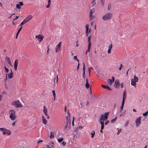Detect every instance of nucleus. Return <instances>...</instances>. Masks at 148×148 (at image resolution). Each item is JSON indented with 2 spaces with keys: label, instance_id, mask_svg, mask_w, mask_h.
<instances>
[{
  "label": "nucleus",
  "instance_id": "obj_1",
  "mask_svg": "<svg viewBox=\"0 0 148 148\" xmlns=\"http://www.w3.org/2000/svg\"><path fill=\"white\" fill-rule=\"evenodd\" d=\"M109 112H106L103 114H102L100 117L99 120V122L101 124V130H102L104 127V121L108 119V116Z\"/></svg>",
  "mask_w": 148,
  "mask_h": 148
},
{
  "label": "nucleus",
  "instance_id": "obj_2",
  "mask_svg": "<svg viewBox=\"0 0 148 148\" xmlns=\"http://www.w3.org/2000/svg\"><path fill=\"white\" fill-rule=\"evenodd\" d=\"M70 114L69 112L68 111L67 113V116H66V123L64 128V131H66V129L69 130L70 129V121H69L70 119Z\"/></svg>",
  "mask_w": 148,
  "mask_h": 148
},
{
  "label": "nucleus",
  "instance_id": "obj_3",
  "mask_svg": "<svg viewBox=\"0 0 148 148\" xmlns=\"http://www.w3.org/2000/svg\"><path fill=\"white\" fill-rule=\"evenodd\" d=\"M9 118L11 120L14 121L15 120L16 116L15 112L14 110H9Z\"/></svg>",
  "mask_w": 148,
  "mask_h": 148
},
{
  "label": "nucleus",
  "instance_id": "obj_4",
  "mask_svg": "<svg viewBox=\"0 0 148 148\" xmlns=\"http://www.w3.org/2000/svg\"><path fill=\"white\" fill-rule=\"evenodd\" d=\"M11 104L16 108L23 107L22 105L18 100L13 101L12 102Z\"/></svg>",
  "mask_w": 148,
  "mask_h": 148
},
{
  "label": "nucleus",
  "instance_id": "obj_5",
  "mask_svg": "<svg viewBox=\"0 0 148 148\" xmlns=\"http://www.w3.org/2000/svg\"><path fill=\"white\" fill-rule=\"evenodd\" d=\"M0 131L2 132L3 135L7 134L8 135H10L11 133L10 131L5 128H0Z\"/></svg>",
  "mask_w": 148,
  "mask_h": 148
},
{
  "label": "nucleus",
  "instance_id": "obj_6",
  "mask_svg": "<svg viewBox=\"0 0 148 148\" xmlns=\"http://www.w3.org/2000/svg\"><path fill=\"white\" fill-rule=\"evenodd\" d=\"M112 17V14L110 13H107L102 17V19L105 21L110 19Z\"/></svg>",
  "mask_w": 148,
  "mask_h": 148
},
{
  "label": "nucleus",
  "instance_id": "obj_7",
  "mask_svg": "<svg viewBox=\"0 0 148 148\" xmlns=\"http://www.w3.org/2000/svg\"><path fill=\"white\" fill-rule=\"evenodd\" d=\"M141 119L140 117L136 118L135 121V123H136V127H138L141 124Z\"/></svg>",
  "mask_w": 148,
  "mask_h": 148
},
{
  "label": "nucleus",
  "instance_id": "obj_8",
  "mask_svg": "<svg viewBox=\"0 0 148 148\" xmlns=\"http://www.w3.org/2000/svg\"><path fill=\"white\" fill-rule=\"evenodd\" d=\"M44 36L43 35L38 34L35 36V38L37 39L40 42H41Z\"/></svg>",
  "mask_w": 148,
  "mask_h": 148
},
{
  "label": "nucleus",
  "instance_id": "obj_9",
  "mask_svg": "<svg viewBox=\"0 0 148 148\" xmlns=\"http://www.w3.org/2000/svg\"><path fill=\"white\" fill-rule=\"evenodd\" d=\"M126 98V91H124L123 94V100L122 101L121 106H123L125 103V101Z\"/></svg>",
  "mask_w": 148,
  "mask_h": 148
},
{
  "label": "nucleus",
  "instance_id": "obj_10",
  "mask_svg": "<svg viewBox=\"0 0 148 148\" xmlns=\"http://www.w3.org/2000/svg\"><path fill=\"white\" fill-rule=\"evenodd\" d=\"M8 75V78L10 79L12 78L13 77V73L11 70L10 72L8 74H7L6 76V79H7V76Z\"/></svg>",
  "mask_w": 148,
  "mask_h": 148
},
{
  "label": "nucleus",
  "instance_id": "obj_11",
  "mask_svg": "<svg viewBox=\"0 0 148 148\" xmlns=\"http://www.w3.org/2000/svg\"><path fill=\"white\" fill-rule=\"evenodd\" d=\"M61 42H60L56 46L55 48V51L56 53H58L60 50V46L61 45Z\"/></svg>",
  "mask_w": 148,
  "mask_h": 148
},
{
  "label": "nucleus",
  "instance_id": "obj_12",
  "mask_svg": "<svg viewBox=\"0 0 148 148\" xmlns=\"http://www.w3.org/2000/svg\"><path fill=\"white\" fill-rule=\"evenodd\" d=\"M119 82L118 79L116 80L114 84V86L115 88H119Z\"/></svg>",
  "mask_w": 148,
  "mask_h": 148
},
{
  "label": "nucleus",
  "instance_id": "obj_13",
  "mask_svg": "<svg viewBox=\"0 0 148 148\" xmlns=\"http://www.w3.org/2000/svg\"><path fill=\"white\" fill-rule=\"evenodd\" d=\"M85 27L86 29V36H88V33H90V29L88 30V25L87 24L85 26Z\"/></svg>",
  "mask_w": 148,
  "mask_h": 148
},
{
  "label": "nucleus",
  "instance_id": "obj_14",
  "mask_svg": "<svg viewBox=\"0 0 148 148\" xmlns=\"http://www.w3.org/2000/svg\"><path fill=\"white\" fill-rule=\"evenodd\" d=\"M86 82L85 84V86L87 88H88L90 87V93H91V86H90V84L88 83V79H86Z\"/></svg>",
  "mask_w": 148,
  "mask_h": 148
},
{
  "label": "nucleus",
  "instance_id": "obj_15",
  "mask_svg": "<svg viewBox=\"0 0 148 148\" xmlns=\"http://www.w3.org/2000/svg\"><path fill=\"white\" fill-rule=\"evenodd\" d=\"M23 5V4L22 2H19L18 4H17L16 5V8L18 9H20L21 8V6H22Z\"/></svg>",
  "mask_w": 148,
  "mask_h": 148
},
{
  "label": "nucleus",
  "instance_id": "obj_16",
  "mask_svg": "<svg viewBox=\"0 0 148 148\" xmlns=\"http://www.w3.org/2000/svg\"><path fill=\"white\" fill-rule=\"evenodd\" d=\"M33 16L32 15H29L27 17V18L25 19V23H26L28 21H29L30 20L32 17Z\"/></svg>",
  "mask_w": 148,
  "mask_h": 148
},
{
  "label": "nucleus",
  "instance_id": "obj_17",
  "mask_svg": "<svg viewBox=\"0 0 148 148\" xmlns=\"http://www.w3.org/2000/svg\"><path fill=\"white\" fill-rule=\"evenodd\" d=\"M53 144V143L52 142L48 143L47 145V148H53L52 145Z\"/></svg>",
  "mask_w": 148,
  "mask_h": 148
},
{
  "label": "nucleus",
  "instance_id": "obj_18",
  "mask_svg": "<svg viewBox=\"0 0 148 148\" xmlns=\"http://www.w3.org/2000/svg\"><path fill=\"white\" fill-rule=\"evenodd\" d=\"M101 87L104 88H106L108 90H111V89L108 86H106L103 85H101Z\"/></svg>",
  "mask_w": 148,
  "mask_h": 148
},
{
  "label": "nucleus",
  "instance_id": "obj_19",
  "mask_svg": "<svg viewBox=\"0 0 148 148\" xmlns=\"http://www.w3.org/2000/svg\"><path fill=\"white\" fill-rule=\"evenodd\" d=\"M95 16L93 15L92 14H89V21H90L91 20L95 18Z\"/></svg>",
  "mask_w": 148,
  "mask_h": 148
},
{
  "label": "nucleus",
  "instance_id": "obj_20",
  "mask_svg": "<svg viewBox=\"0 0 148 148\" xmlns=\"http://www.w3.org/2000/svg\"><path fill=\"white\" fill-rule=\"evenodd\" d=\"M42 116V123L44 124L45 125L47 123V121L43 116Z\"/></svg>",
  "mask_w": 148,
  "mask_h": 148
},
{
  "label": "nucleus",
  "instance_id": "obj_21",
  "mask_svg": "<svg viewBox=\"0 0 148 148\" xmlns=\"http://www.w3.org/2000/svg\"><path fill=\"white\" fill-rule=\"evenodd\" d=\"M54 134L53 132H50V135L49 136V137L50 138H53L54 137Z\"/></svg>",
  "mask_w": 148,
  "mask_h": 148
},
{
  "label": "nucleus",
  "instance_id": "obj_22",
  "mask_svg": "<svg viewBox=\"0 0 148 148\" xmlns=\"http://www.w3.org/2000/svg\"><path fill=\"white\" fill-rule=\"evenodd\" d=\"M136 82L133 80L132 79L131 80V84L132 85L135 86L136 85Z\"/></svg>",
  "mask_w": 148,
  "mask_h": 148
},
{
  "label": "nucleus",
  "instance_id": "obj_23",
  "mask_svg": "<svg viewBox=\"0 0 148 148\" xmlns=\"http://www.w3.org/2000/svg\"><path fill=\"white\" fill-rule=\"evenodd\" d=\"M132 79L133 81L136 82H137L138 80V78L136 76V75H134V78Z\"/></svg>",
  "mask_w": 148,
  "mask_h": 148
},
{
  "label": "nucleus",
  "instance_id": "obj_24",
  "mask_svg": "<svg viewBox=\"0 0 148 148\" xmlns=\"http://www.w3.org/2000/svg\"><path fill=\"white\" fill-rule=\"evenodd\" d=\"M107 83H108L109 85H111L113 82H112V81H111V79H109L107 80Z\"/></svg>",
  "mask_w": 148,
  "mask_h": 148
},
{
  "label": "nucleus",
  "instance_id": "obj_25",
  "mask_svg": "<svg viewBox=\"0 0 148 148\" xmlns=\"http://www.w3.org/2000/svg\"><path fill=\"white\" fill-rule=\"evenodd\" d=\"M6 59L7 60V62H8L9 64L11 66H12L11 62L10 61V60L9 59V58L8 57H6Z\"/></svg>",
  "mask_w": 148,
  "mask_h": 148
},
{
  "label": "nucleus",
  "instance_id": "obj_26",
  "mask_svg": "<svg viewBox=\"0 0 148 148\" xmlns=\"http://www.w3.org/2000/svg\"><path fill=\"white\" fill-rule=\"evenodd\" d=\"M95 132L94 131H92L91 133V137L92 138H93L94 137Z\"/></svg>",
  "mask_w": 148,
  "mask_h": 148
},
{
  "label": "nucleus",
  "instance_id": "obj_27",
  "mask_svg": "<svg viewBox=\"0 0 148 148\" xmlns=\"http://www.w3.org/2000/svg\"><path fill=\"white\" fill-rule=\"evenodd\" d=\"M63 140V138H58V140L59 143H60Z\"/></svg>",
  "mask_w": 148,
  "mask_h": 148
},
{
  "label": "nucleus",
  "instance_id": "obj_28",
  "mask_svg": "<svg viewBox=\"0 0 148 148\" xmlns=\"http://www.w3.org/2000/svg\"><path fill=\"white\" fill-rule=\"evenodd\" d=\"M95 11V9H92L90 10L89 14H93Z\"/></svg>",
  "mask_w": 148,
  "mask_h": 148
},
{
  "label": "nucleus",
  "instance_id": "obj_29",
  "mask_svg": "<svg viewBox=\"0 0 148 148\" xmlns=\"http://www.w3.org/2000/svg\"><path fill=\"white\" fill-rule=\"evenodd\" d=\"M17 60L16 59L14 61V66H18Z\"/></svg>",
  "mask_w": 148,
  "mask_h": 148
},
{
  "label": "nucleus",
  "instance_id": "obj_30",
  "mask_svg": "<svg viewBox=\"0 0 148 148\" xmlns=\"http://www.w3.org/2000/svg\"><path fill=\"white\" fill-rule=\"evenodd\" d=\"M96 0H92L91 1V3L93 4L92 6H94L96 4V3L95 1Z\"/></svg>",
  "mask_w": 148,
  "mask_h": 148
},
{
  "label": "nucleus",
  "instance_id": "obj_31",
  "mask_svg": "<svg viewBox=\"0 0 148 148\" xmlns=\"http://www.w3.org/2000/svg\"><path fill=\"white\" fill-rule=\"evenodd\" d=\"M105 2V0H101V3L102 6H103Z\"/></svg>",
  "mask_w": 148,
  "mask_h": 148
},
{
  "label": "nucleus",
  "instance_id": "obj_32",
  "mask_svg": "<svg viewBox=\"0 0 148 148\" xmlns=\"http://www.w3.org/2000/svg\"><path fill=\"white\" fill-rule=\"evenodd\" d=\"M112 47V44H111L110 45H109L108 46V49H111Z\"/></svg>",
  "mask_w": 148,
  "mask_h": 148
},
{
  "label": "nucleus",
  "instance_id": "obj_33",
  "mask_svg": "<svg viewBox=\"0 0 148 148\" xmlns=\"http://www.w3.org/2000/svg\"><path fill=\"white\" fill-rule=\"evenodd\" d=\"M4 68H5V72L7 73H8V72L9 71V70L6 67V66H4Z\"/></svg>",
  "mask_w": 148,
  "mask_h": 148
},
{
  "label": "nucleus",
  "instance_id": "obj_34",
  "mask_svg": "<svg viewBox=\"0 0 148 148\" xmlns=\"http://www.w3.org/2000/svg\"><path fill=\"white\" fill-rule=\"evenodd\" d=\"M111 5L110 3L108 4V10H110L111 9Z\"/></svg>",
  "mask_w": 148,
  "mask_h": 148
},
{
  "label": "nucleus",
  "instance_id": "obj_35",
  "mask_svg": "<svg viewBox=\"0 0 148 148\" xmlns=\"http://www.w3.org/2000/svg\"><path fill=\"white\" fill-rule=\"evenodd\" d=\"M26 19H24L21 23L20 24V25L21 27L22 26V25L23 24H24L26 23H25V21Z\"/></svg>",
  "mask_w": 148,
  "mask_h": 148
},
{
  "label": "nucleus",
  "instance_id": "obj_36",
  "mask_svg": "<svg viewBox=\"0 0 148 148\" xmlns=\"http://www.w3.org/2000/svg\"><path fill=\"white\" fill-rule=\"evenodd\" d=\"M43 111L44 113H46V112H47V110L46 109H45V107L44 106Z\"/></svg>",
  "mask_w": 148,
  "mask_h": 148
},
{
  "label": "nucleus",
  "instance_id": "obj_37",
  "mask_svg": "<svg viewBox=\"0 0 148 148\" xmlns=\"http://www.w3.org/2000/svg\"><path fill=\"white\" fill-rule=\"evenodd\" d=\"M22 26H21L20 27V28L18 30L17 33L19 34V32H20L21 31V30L22 29Z\"/></svg>",
  "mask_w": 148,
  "mask_h": 148
},
{
  "label": "nucleus",
  "instance_id": "obj_38",
  "mask_svg": "<svg viewBox=\"0 0 148 148\" xmlns=\"http://www.w3.org/2000/svg\"><path fill=\"white\" fill-rule=\"evenodd\" d=\"M129 123V121L128 120H127V122L125 124V127H126L127 126Z\"/></svg>",
  "mask_w": 148,
  "mask_h": 148
},
{
  "label": "nucleus",
  "instance_id": "obj_39",
  "mask_svg": "<svg viewBox=\"0 0 148 148\" xmlns=\"http://www.w3.org/2000/svg\"><path fill=\"white\" fill-rule=\"evenodd\" d=\"M123 106H121L120 108V112H121L123 110Z\"/></svg>",
  "mask_w": 148,
  "mask_h": 148
},
{
  "label": "nucleus",
  "instance_id": "obj_40",
  "mask_svg": "<svg viewBox=\"0 0 148 148\" xmlns=\"http://www.w3.org/2000/svg\"><path fill=\"white\" fill-rule=\"evenodd\" d=\"M116 118L117 117H116L114 119H112V120H111V122L112 123H114L115 120H116Z\"/></svg>",
  "mask_w": 148,
  "mask_h": 148
},
{
  "label": "nucleus",
  "instance_id": "obj_41",
  "mask_svg": "<svg viewBox=\"0 0 148 148\" xmlns=\"http://www.w3.org/2000/svg\"><path fill=\"white\" fill-rule=\"evenodd\" d=\"M148 112V111H147L143 113V116H146L147 115V114Z\"/></svg>",
  "mask_w": 148,
  "mask_h": 148
},
{
  "label": "nucleus",
  "instance_id": "obj_42",
  "mask_svg": "<svg viewBox=\"0 0 148 148\" xmlns=\"http://www.w3.org/2000/svg\"><path fill=\"white\" fill-rule=\"evenodd\" d=\"M88 42V48H90V47L91 46V42Z\"/></svg>",
  "mask_w": 148,
  "mask_h": 148
},
{
  "label": "nucleus",
  "instance_id": "obj_43",
  "mask_svg": "<svg viewBox=\"0 0 148 148\" xmlns=\"http://www.w3.org/2000/svg\"><path fill=\"white\" fill-rule=\"evenodd\" d=\"M74 117H73V120L72 122V125L73 126L74 125Z\"/></svg>",
  "mask_w": 148,
  "mask_h": 148
},
{
  "label": "nucleus",
  "instance_id": "obj_44",
  "mask_svg": "<svg viewBox=\"0 0 148 148\" xmlns=\"http://www.w3.org/2000/svg\"><path fill=\"white\" fill-rule=\"evenodd\" d=\"M52 92L53 96H56V93L55 92V91L54 90H53L52 91Z\"/></svg>",
  "mask_w": 148,
  "mask_h": 148
},
{
  "label": "nucleus",
  "instance_id": "obj_45",
  "mask_svg": "<svg viewBox=\"0 0 148 148\" xmlns=\"http://www.w3.org/2000/svg\"><path fill=\"white\" fill-rule=\"evenodd\" d=\"M62 145L63 146H64L66 144V143L64 141H63L62 142Z\"/></svg>",
  "mask_w": 148,
  "mask_h": 148
},
{
  "label": "nucleus",
  "instance_id": "obj_46",
  "mask_svg": "<svg viewBox=\"0 0 148 148\" xmlns=\"http://www.w3.org/2000/svg\"><path fill=\"white\" fill-rule=\"evenodd\" d=\"M82 75L84 79L85 77V72H84V71L83 72Z\"/></svg>",
  "mask_w": 148,
  "mask_h": 148
},
{
  "label": "nucleus",
  "instance_id": "obj_47",
  "mask_svg": "<svg viewBox=\"0 0 148 148\" xmlns=\"http://www.w3.org/2000/svg\"><path fill=\"white\" fill-rule=\"evenodd\" d=\"M120 86L121 88H123V83H121L120 85Z\"/></svg>",
  "mask_w": 148,
  "mask_h": 148
},
{
  "label": "nucleus",
  "instance_id": "obj_48",
  "mask_svg": "<svg viewBox=\"0 0 148 148\" xmlns=\"http://www.w3.org/2000/svg\"><path fill=\"white\" fill-rule=\"evenodd\" d=\"M114 78L113 77H112V80L111 81H112V82H114Z\"/></svg>",
  "mask_w": 148,
  "mask_h": 148
},
{
  "label": "nucleus",
  "instance_id": "obj_49",
  "mask_svg": "<svg viewBox=\"0 0 148 148\" xmlns=\"http://www.w3.org/2000/svg\"><path fill=\"white\" fill-rule=\"evenodd\" d=\"M90 38H91V37H90V36H89L88 38V42H91L90 41Z\"/></svg>",
  "mask_w": 148,
  "mask_h": 148
},
{
  "label": "nucleus",
  "instance_id": "obj_50",
  "mask_svg": "<svg viewBox=\"0 0 148 148\" xmlns=\"http://www.w3.org/2000/svg\"><path fill=\"white\" fill-rule=\"evenodd\" d=\"M90 69H92V67H90L88 68V72H89V74L90 73Z\"/></svg>",
  "mask_w": 148,
  "mask_h": 148
},
{
  "label": "nucleus",
  "instance_id": "obj_51",
  "mask_svg": "<svg viewBox=\"0 0 148 148\" xmlns=\"http://www.w3.org/2000/svg\"><path fill=\"white\" fill-rule=\"evenodd\" d=\"M42 142H43L42 140H40L37 142V144H38Z\"/></svg>",
  "mask_w": 148,
  "mask_h": 148
},
{
  "label": "nucleus",
  "instance_id": "obj_52",
  "mask_svg": "<svg viewBox=\"0 0 148 148\" xmlns=\"http://www.w3.org/2000/svg\"><path fill=\"white\" fill-rule=\"evenodd\" d=\"M121 129H119L118 131L117 132V134L118 135H119V133H120V132H121Z\"/></svg>",
  "mask_w": 148,
  "mask_h": 148
},
{
  "label": "nucleus",
  "instance_id": "obj_53",
  "mask_svg": "<svg viewBox=\"0 0 148 148\" xmlns=\"http://www.w3.org/2000/svg\"><path fill=\"white\" fill-rule=\"evenodd\" d=\"M107 52L108 54L110 53H111V49H108Z\"/></svg>",
  "mask_w": 148,
  "mask_h": 148
},
{
  "label": "nucleus",
  "instance_id": "obj_54",
  "mask_svg": "<svg viewBox=\"0 0 148 148\" xmlns=\"http://www.w3.org/2000/svg\"><path fill=\"white\" fill-rule=\"evenodd\" d=\"M122 66V65L121 64V65H120V66L119 68V69L120 70H121Z\"/></svg>",
  "mask_w": 148,
  "mask_h": 148
},
{
  "label": "nucleus",
  "instance_id": "obj_55",
  "mask_svg": "<svg viewBox=\"0 0 148 148\" xmlns=\"http://www.w3.org/2000/svg\"><path fill=\"white\" fill-rule=\"evenodd\" d=\"M109 123V121H107L105 123V125H107Z\"/></svg>",
  "mask_w": 148,
  "mask_h": 148
},
{
  "label": "nucleus",
  "instance_id": "obj_56",
  "mask_svg": "<svg viewBox=\"0 0 148 148\" xmlns=\"http://www.w3.org/2000/svg\"><path fill=\"white\" fill-rule=\"evenodd\" d=\"M85 66H84L83 67V72L84 71V72H85Z\"/></svg>",
  "mask_w": 148,
  "mask_h": 148
},
{
  "label": "nucleus",
  "instance_id": "obj_57",
  "mask_svg": "<svg viewBox=\"0 0 148 148\" xmlns=\"http://www.w3.org/2000/svg\"><path fill=\"white\" fill-rule=\"evenodd\" d=\"M79 63H78V65H77V71L79 69Z\"/></svg>",
  "mask_w": 148,
  "mask_h": 148
},
{
  "label": "nucleus",
  "instance_id": "obj_58",
  "mask_svg": "<svg viewBox=\"0 0 148 148\" xmlns=\"http://www.w3.org/2000/svg\"><path fill=\"white\" fill-rule=\"evenodd\" d=\"M18 66H14V69L15 70H17V67Z\"/></svg>",
  "mask_w": 148,
  "mask_h": 148
},
{
  "label": "nucleus",
  "instance_id": "obj_59",
  "mask_svg": "<svg viewBox=\"0 0 148 148\" xmlns=\"http://www.w3.org/2000/svg\"><path fill=\"white\" fill-rule=\"evenodd\" d=\"M90 48H88V49L86 51L87 52H90Z\"/></svg>",
  "mask_w": 148,
  "mask_h": 148
},
{
  "label": "nucleus",
  "instance_id": "obj_60",
  "mask_svg": "<svg viewBox=\"0 0 148 148\" xmlns=\"http://www.w3.org/2000/svg\"><path fill=\"white\" fill-rule=\"evenodd\" d=\"M50 5L49 4H48L47 6H46V7L47 8H49Z\"/></svg>",
  "mask_w": 148,
  "mask_h": 148
},
{
  "label": "nucleus",
  "instance_id": "obj_61",
  "mask_svg": "<svg viewBox=\"0 0 148 148\" xmlns=\"http://www.w3.org/2000/svg\"><path fill=\"white\" fill-rule=\"evenodd\" d=\"M50 1H51L50 0H49L48 1V4H49L50 5Z\"/></svg>",
  "mask_w": 148,
  "mask_h": 148
},
{
  "label": "nucleus",
  "instance_id": "obj_62",
  "mask_svg": "<svg viewBox=\"0 0 148 148\" xmlns=\"http://www.w3.org/2000/svg\"><path fill=\"white\" fill-rule=\"evenodd\" d=\"M19 17V16H16L15 18H14V20H15V19H17L18 17Z\"/></svg>",
  "mask_w": 148,
  "mask_h": 148
},
{
  "label": "nucleus",
  "instance_id": "obj_63",
  "mask_svg": "<svg viewBox=\"0 0 148 148\" xmlns=\"http://www.w3.org/2000/svg\"><path fill=\"white\" fill-rule=\"evenodd\" d=\"M19 34L17 33L16 36V39L18 37V34Z\"/></svg>",
  "mask_w": 148,
  "mask_h": 148
},
{
  "label": "nucleus",
  "instance_id": "obj_64",
  "mask_svg": "<svg viewBox=\"0 0 148 148\" xmlns=\"http://www.w3.org/2000/svg\"><path fill=\"white\" fill-rule=\"evenodd\" d=\"M15 123L16 122H13L12 124V125H13V126H14L15 125Z\"/></svg>",
  "mask_w": 148,
  "mask_h": 148
}]
</instances>
